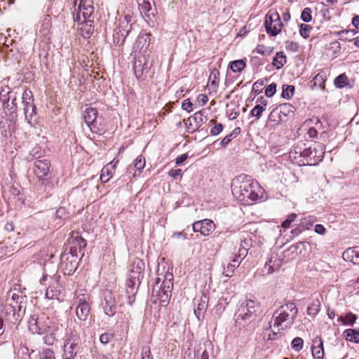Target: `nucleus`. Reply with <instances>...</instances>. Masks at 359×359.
<instances>
[{
  "mask_svg": "<svg viewBox=\"0 0 359 359\" xmlns=\"http://www.w3.org/2000/svg\"><path fill=\"white\" fill-rule=\"evenodd\" d=\"M231 191L236 198L246 204L257 201L259 194L262 193V189L258 183L245 175H239L233 180Z\"/></svg>",
  "mask_w": 359,
  "mask_h": 359,
  "instance_id": "1",
  "label": "nucleus"
},
{
  "mask_svg": "<svg viewBox=\"0 0 359 359\" xmlns=\"http://www.w3.org/2000/svg\"><path fill=\"white\" fill-rule=\"evenodd\" d=\"M298 313V309L294 303L288 302L280 306L273 314V327L278 331L290 328L294 324Z\"/></svg>",
  "mask_w": 359,
  "mask_h": 359,
  "instance_id": "2",
  "label": "nucleus"
},
{
  "mask_svg": "<svg viewBox=\"0 0 359 359\" xmlns=\"http://www.w3.org/2000/svg\"><path fill=\"white\" fill-rule=\"evenodd\" d=\"M158 269V277L156 278L155 285L153 288V297H156L159 301L161 306H166L171 297V291L173 287V275L168 271L163 274L159 273Z\"/></svg>",
  "mask_w": 359,
  "mask_h": 359,
  "instance_id": "3",
  "label": "nucleus"
},
{
  "mask_svg": "<svg viewBox=\"0 0 359 359\" xmlns=\"http://www.w3.org/2000/svg\"><path fill=\"white\" fill-rule=\"evenodd\" d=\"M80 3L78 7V13L76 20H81V16L83 18V22L81 23L79 27V34L85 39H88L93 33L94 29L93 21L87 20L94 13V7L92 0H79Z\"/></svg>",
  "mask_w": 359,
  "mask_h": 359,
  "instance_id": "4",
  "label": "nucleus"
},
{
  "mask_svg": "<svg viewBox=\"0 0 359 359\" xmlns=\"http://www.w3.org/2000/svg\"><path fill=\"white\" fill-rule=\"evenodd\" d=\"M259 310V303L255 300H247L242 304L235 313L236 323L243 325L255 320L257 312Z\"/></svg>",
  "mask_w": 359,
  "mask_h": 359,
  "instance_id": "5",
  "label": "nucleus"
},
{
  "mask_svg": "<svg viewBox=\"0 0 359 359\" xmlns=\"http://www.w3.org/2000/svg\"><path fill=\"white\" fill-rule=\"evenodd\" d=\"M324 154V146L320 143H315L313 147L300 151V155L303 158L302 163L307 165H318L323 160Z\"/></svg>",
  "mask_w": 359,
  "mask_h": 359,
  "instance_id": "6",
  "label": "nucleus"
},
{
  "mask_svg": "<svg viewBox=\"0 0 359 359\" xmlns=\"http://www.w3.org/2000/svg\"><path fill=\"white\" fill-rule=\"evenodd\" d=\"M264 25L267 34L273 36L278 35L283 27L279 14L277 12L267 13L265 18Z\"/></svg>",
  "mask_w": 359,
  "mask_h": 359,
  "instance_id": "7",
  "label": "nucleus"
},
{
  "mask_svg": "<svg viewBox=\"0 0 359 359\" xmlns=\"http://www.w3.org/2000/svg\"><path fill=\"white\" fill-rule=\"evenodd\" d=\"M89 300L90 296L88 294H78L76 295V302L77 303V306L76 309V314L81 320H86L89 316Z\"/></svg>",
  "mask_w": 359,
  "mask_h": 359,
  "instance_id": "8",
  "label": "nucleus"
},
{
  "mask_svg": "<svg viewBox=\"0 0 359 359\" xmlns=\"http://www.w3.org/2000/svg\"><path fill=\"white\" fill-rule=\"evenodd\" d=\"M29 329L33 334H43L50 330V321L48 318L43 316L37 318H32L29 322Z\"/></svg>",
  "mask_w": 359,
  "mask_h": 359,
  "instance_id": "9",
  "label": "nucleus"
},
{
  "mask_svg": "<svg viewBox=\"0 0 359 359\" xmlns=\"http://www.w3.org/2000/svg\"><path fill=\"white\" fill-rule=\"evenodd\" d=\"M51 163L48 159H36L34 161V172L36 177L41 181H45V177L49 174Z\"/></svg>",
  "mask_w": 359,
  "mask_h": 359,
  "instance_id": "10",
  "label": "nucleus"
},
{
  "mask_svg": "<svg viewBox=\"0 0 359 359\" xmlns=\"http://www.w3.org/2000/svg\"><path fill=\"white\" fill-rule=\"evenodd\" d=\"M215 229L213 221L205 219L196 222L192 225V229L195 232H200L203 236L210 235Z\"/></svg>",
  "mask_w": 359,
  "mask_h": 359,
  "instance_id": "11",
  "label": "nucleus"
},
{
  "mask_svg": "<svg viewBox=\"0 0 359 359\" xmlns=\"http://www.w3.org/2000/svg\"><path fill=\"white\" fill-rule=\"evenodd\" d=\"M78 341L79 337L72 333V336L65 341L62 356L75 357L78 349Z\"/></svg>",
  "mask_w": 359,
  "mask_h": 359,
  "instance_id": "12",
  "label": "nucleus"
},
{
  "mask_svg": "<svg viewBox=\"0 0 359 359\" xmlns=\"http://www.w3.org/2000/svg\"><path fill=\"white\" fill-rule=\"evenodd\" d=\"M97 116V111L95 108H87L83 112V119L88 128L93 133H99L96 127V119Z\"/></svg>",
  "mask_w": 359,
  "mask_h": 359,
  "instance_id": "13",
  "label": "nucleus"
},
{
  "mask_svg": "<svg viewBox=\"0 0 359 359\" xmlns=\"http://www.w3.org/2000/svg\"><path fill=\"white\" fill-rule=\"evenodd\" d=\"M60 276L51 278L52 284L48 287L46 297L49 299L60 300L62 294V286L59 284Z\"/></svg>",
  "mask_w": 359,
  "mask_h": 359,
  "instance_id": "14",
  "label": "nucleus"
},
{
  "mask_svg": "<svg viewBox=\"0 0 359 359\" xmlns=\"http://www.w3.org/2000/svg\"><path fill=\"white\" fill-rule=\"evenodd\" d=\"M130 17L125 15L124 16H120L118 19V25L116 28V34L122 37L121 43L124 41V39L128 34L130 31V25L129 24Z\"/></svg>",
  "mask_w": 359,
  "mask_h": 359,
  "instance_id": "15",
  "label": "nucleus"
},
{
  "mask_svg": "<svg viewBox=\"0 0 359 359\" xmlns=\"http://www.w3.org/2000/svg\"><path fill=\"white\" fill-rule=\"evenodd\" d=\"M143 266L144 263L142 260L137 259L133 261L129 267L128 277L133 279H138L143 278Z\"/></svg>",
  "mask_w": 359,
  "mask_h": 359,
  "instance_id": "16",
  "label": "nucleus"
},
{
  "mask_svg": "<svg viewBox=\"0 0 359 359\" xmlns=\"http://www.w3.org/2000/svg\"><path fill=\"white\" fill-rule=\"evenodd\" d=\"M197 304L196 309H194V314L198 320L204 317V313L208 307V297L203 294L200 299H195Z\"/></svg>",
  "mask_w": 359,
  "mask_h": 359,
  "instance_id": "17",
  "label": "nucleus"
},
{
  "mask_svg": "<svg viewBox=\"0 0 359 359\" xmlns=\"http://www.w3.org/2000/svg\"><path fill=\"white\" fill-rule=\"evenodd\" d=\"M311 351L312 355L315 359H323V342L320 337H316L313 339Z\"/></svg>",
  "mask_w": 359,
  "mask_h": 359,
  "instance_id": "18",
  "label": "nucleus"
},
{
  "mask_svg": "<svg viewBox=\"0 0 359 359\" xmlns=\"http://www.w3.org/2000/svg\"><path fill=\"white\" fill-rule=\"evenodd\" d=\"M343 258L346 261L359 265V246L346 249L343 253Z\"/></svg>",
  "mask_w": 359,
  "mask_h": 359,
  "instance_id": "19",
  "label": "nucleus"
},
{
  "mask_svg": "<svg viewBox=\"0 0 359 359\" xmlns=\"http://www.w3.org/2000/svg\"><path fill=\"white\" fill-rule=\"evenodd\" d=\"M280 262L279 259L273 256H271L264 265L263 269L264 274H271L278 270L280 266Z\"/></svg>",
  "mask_w": 359,
  "mask_h": 359,
  "instance_id": "20",
  "label": "nucleus"
},
{
  "mask_svg": "<svg viewBox=\"0 0 359 359\" xmlns=\"http://www.w3.org/2000/svg\"><path fill=\"white\" fill-rule=\"evenodd\" d=\"M140 280L138 279H133L130 277H128V279L126 280V292L128 295V299L130 301V303L131 302V298L134 299L135 294L137 291L136 284L138 283Z\"/></svg>",
  "mask_w": 359,
  "mask_h": 359,
  "instance_id": "21",
  "label": "nucleus"
},
{
  "mask_svg": "<svg viewBox=\"0 0 359 359\" xmlns=\"http://www.w3.org/2000/svg\"><path fill=\"white\" fill-rule=\"evenodd\" d=\"M104 302L102 303L104 311L106 315L110 316L111 315V312L112 311V297L111 291L107 290L104 293Z\"/></svg>",
  "mask_w": 359,
  "mask_h": 359,
  "instance_id": "22",
  "label": "nucleus"
},
{
  "mask_svg": "<svg viewBox=\"0 0 359 359\" xmlns=\"http://www.w3.org/2000/svg\"><path fill=\"white\" fill-rule=\"evenodd\" d=\"M343 335L346 340L355 342V343H359V331L354 330V329H347L346 330Z\"/></svg>",
  "mask_w": 359,
  "mask_h": 359,
  "instance_id": "23",
  "label": "nucleus"
},
{
  "mask_svg": "<svg viewBox=\"0 0 359 359\" xmlns=\"http://www.w3.org/2000/svg\"><path fill=\"white\" fill-rule=\"evenodd\" d=\"M287 62V57L283 52L276 53L275 57L273 59V65L276 67L277 69H280Z\"/></svg>",
  "mask_w": 359,
  "mask_h": 359,
  "instance_id": "24",
  "label": "nucleus"
},
{
  "mask_svg": "<svg viewBox=\"0 0 359 359\" xmlns=\"http://www.w3.org/2000/svg\"><path fill=\"white\" fill-rule=\"evenodd\" d=\"M285 118V117L283 116V114L281 113V111H280V109L277 107L274 108L269 114V117H268V121L269 122L279 123V122L283 121V119Z\"/></svg>",
  "mask_w": 359,
  "mask_h": 359,
  "instance_id": "25",
  "label": "nucleus"
},
{
  "mask_svg": "<svg viewBox=\"0 0 359 359\" xmlns=\"http://www.w3.org/2000/svg\"><path fill=\"white\" fill-rule=\"evenodd\" d=\"M241 133V128L237 127L233 131L225 136L221 141V145L225 147L233 138L236 137Z\"/></svg>",
  "mask_w": 359,
  "mask_h": 359,
  "instance_id": "26",
  "label": "nucleus"
},
{
  "mask_svg": "<svg viewBox=\"0 0 359 359\" xmlns=\"http://www.w3.org/2000/svg\"><path fill=\"white\" fill-rule=\"evenodd\" d=\"M252 246V234L245 233L241 237L240 247L244 249L250 250Z\"/></svg>",
  "mask_w": 359,
  "mask_h": 359,
  "instance_id": "27",
  "label": "nucleus"
},
{
  "mask_svg": "<svg viewBox=\"0 0 359 359\" xmlns=\"http://www.w3.org/2000/svg\"><path fill=\"white\" fill-rule=\"evenodd\" d=\"M320 302L318 299H314L307 308V314L315 316L320 311Z\"/></svg>",
  "mask_w": 359,
  "mask_h": 359,
  "instance_id": "28",
  "label": "nucleus"
},
{
  "mask_svg": "<svg viewBox=\"0 0 359 359\" xmlns=\"http://www.w3.org/2000/svg\"><path fill=\"white\" fill-rule=\"evenodd\" d=\"M154 0H137L141 13L147 14L151 9V1Z\"/></svg>",
  "mask_w": 359,
  "mask_h": 359,
  "instance_id": "29",
  "label": "nucleus"
},
{
  "mask_svg": "<svg viewBox=\"0 0 359 359\" xmlns=\"http://www.w3.org/2000/svg\"><path fill=\"white\" fill-rule=\"evenodd\" d=\"M294 93V86L292 85H283V91L281 96L282 97L289 100L293 95Z\"/></svg>",
  "mask_w": 359,
  "mask_h": 359,
  "instance_id": "30",
  "label": "nucleus"
},
{
  "mask_svg": "<svg viewBox=\"0 0 359 359\" xmlns=\"http://www.w3.org/2000/svg\"><path fill=\"white\" fill-rule=\"evenodd\" d=\"M357 317L352 313H347L345 316H340L338 320L341 321L344 325H353L355 322Z\"/></svg>",
  "mask_w": 359,
  "mask_h": 359,
  "instance_id": "31",
  "label": "nucleus"
},
{
  "mask_svg": "<svg viewBox=\"0 0 359 359\" xmlns=\"http://www.w3.org/2000/svg\"><path fill=\"white\" fill-rule=\"evenodd\" d=\"M22 100L24 106L29 105L31 107V104H34V99L32 91L26 89L22 95Z\"/></svg>",
  "mask_w": 359,
  "mask_h": 359,
  "instance_id": "32",
  "label": "nucleus"
},
{
  "mask_svg": "<svg viewBox=\"0 0 359 359\" xmlns=\"http://www.w3.org/2000/svg\"><path fill=\"white\" fill-rule=\"evenodd\" d=\"M278 107L280 109V111H281V113L283 114V116H285V118L290 114H293L294 111V107L289 103H284L280 104Z\"/></svg>",
  "mask_w": 359,
  "mask_h": 359,
  "instance_id": "33",
  "label": "nucleus"
},
{
  "mask_svg": "<svg viewBox=\"0 0 359 359\" xmlns=\"http://www.w3.org/2000/svg\"><path fill=\"white\" fill-rule=\"evenodd\" d=\"M313 222V221L311 219H307L305 218L301 221L299 224L302 227L294 229L292 232L296 234L300 233L304 229H309V226H312Z\"/></svg>",
  "mask_w": 359,
  "mask_h": 359,
  "instance_id": "34",
  "label": "nucleus"
},
{
  "mask_svg": "<svg viewBox=\"0 0 359 359\" xmlns=\"http://www.w3.org/2000/svg\"><path fill=\"white\" fill-rule=\"evenodd\" d=\"M72 243L74 245L71 247L72 252H73V248L75 249V251L76 250L77 246H78L79 250H81V249L84 248L86 245V241L83 238H82L81 237H80L79 236H76L73 239Z\"/></svg>",
  "mask_w": 359,
  "mask_h": 359,
  "instance_id": "35",
  "label": "nucleus"
},
{
  "mask_svg": "<svg viewBox=\"0 0 359 359\" xmlns=\"http://www.w3.org/2000/svg\"><path fill=\"white\" fill-rule=\"evenodd\" d=\"M245 67V62L243 60H238L231 63L230 68L233 72H240Z\"/></svg>",
  "mask_w": 359,
  "mask_h": 359,
  "instance_id": "36",
  "label": "nucleus"
},
{
  "mask_svg": "<svg viewBox=\"0 0 359 359\" xmlns=\"http://www.w3.org/2000/svg\"><path fill=\"white\" fill-rule=\"evenodd\" d=\"M303 345L304 340L299 337L294 338L291 343L292 348L296 352L300 351L303 348Z\"/></svg>",
  "mask_w": 359,
  "mask_h": 359,
  "instance_id": "37",
  "label": "nucleus"
},
{
  "mask_svg": "<svg viewBox=\"0 0 359 359\" xmlns=\"http://www.w3.org/2000/svg\"><path fill=\"white\" fill-rule=\"evenodd\" d=\"M273 50V48L272 47H265L264 45H258L254 52H256L262 55H269Z\"/></svg>",
  "mask_w": 359,
  "mask_h": 359,
  "instance_id": "38",
  "label": "nucleus"
},
{
  "mask_svg": "<svg viewBox=\"0 0 359 359\" xmlns=\"http://www.w3.org/2000/svg\"><path fill=\"white\" fill-rule=\"evenodd\" d=\"M347 83V77L345 74H341L337 76L334 81V86L337 88H341L345 86Z\"/></svg>",
  "mask_w": 359,
  "mask_h": 359,
  "instance_id": "39",
  "label": "nucleus"
},
{
  "mask_svg": "<svg viewBox=\"0 0 359 359\" xmlns=\"http://www.w3.org/2000/svg\"><path fill=\"white\" fill-rule=\"evenodd\" d=\"M35 111L36 107L34 104H31V107L29 105L24 106V113L29 123H30L29 118H31L32 117V116L35 114Z\"/></svg>",
  "mask_w": 359,
  "mask_h": 359,
  "instance_id": "40",
  "label": "nucleus"
},
{
  "mask_svg": "<svg viewBox=\"0 0 359 359\" xmlns=\"http://www.w3.org/2000/svg\"><path fill=\"white\" fill-rule=\"evenodd\" d=\"M311 29L312 27L310 25L302 24L299 28V34L303 38L306 39L309 36Z\"/></svg>",
  "mask_w": 359,
  "mask_h": 359,
  "instance_id": "41",
  "label": "nucleus"
},
{
  "mask_svg": "<svg viewBox=\"0 0 359 359\" xmlns=\"http://www.w3.org/2000/svg\"><path fill=\"white\" fill-rule=\"evenodd\" d=\"M134 166L136 170H142L145 166L144 157L142 155L138 156L134 161Z\"/></svg>",
  "mask_w": 359,
  "mask_h": 359,
  "instance_id": "42",
  "label": "nucleus"
},
{
  "mask_svg": "<svg viewBox=\"0 0 359 359\" xmlns=\"http://www.w3.org/2000/svg\"><path fill=\"white\" fill-rule=\"evenodd\" d=\"M236 268V264L228 263L226 266L224 267L223 273L227 277H231L233 274L234 270Z\"/></svg>",
  "mask_w": 359,
  "mask_h": 359,
  "instance_id": "43",
  "label": "nucleus"
},
{
  "mask_svg": "<svg viewBox=\"0 0 359 359\" xmlns=\"http://www.w3.org/2000/svg\"><path fill=\"white\" fill-rule=\"evenodd\" d=\"M8 95V100L11 98H12V104L15 105L16 104L15 103V100H16V97H15V95H14V93L11 91L9 90V88H6V89H2L1 93H0V95L1 97V98H4V97H6V95Z\"/></svg>",
  "mask_w": 359,
  "mask_h": 359,
  "instance_id": "44",
  "label": "nucleus"
},
{
  "mask_svg": "<svg viewBox=\"0 0 359 359\" xmlns=\"http://www.w3.org/2000/svg\"><path fill=\"white\" fill-rule=\"evenodd\" d=\"M302 20L305 22H309L311 20V9L310 8H305L301 15Z\"/></svg>",
  "mask_w": 359,
  "mask_h": 359,
  "instance_id": "45",
  "label": "nucleus"
},
{
  "mask_svg": "<svg viewBox=\"0 0 359 359\" xmlns=\"http://www.w3.org/2000/svg\"><path fill=\"white\" fill-rule=\"evenodd\" d=\"M263 111V107L256 104L255 107L251 110L250 115L256 117L257 119H259Z\"/></svg>",
  "mask_w": 359,
  "mask_h": 359,
  "instance_id": "46",
  "label": "nucleus"
},
{
  "mask_svg": "<svg viewBox=\"0 0 359 359\" xmlns=\"http://www.w3.org/2000/svg\"><path fill=\"white\" fill-rule=\"evenodd\" d=\"M62 265H65V266H64L65 274L71 275L75 271V270L76 269V264H73L72 262H69V266H68L69 265L68 262H65Z\"/></svg>",
  "mask_w": 359,
  "mask_h": 359,
  "instance_id": "47",
  "label": "nucleus"
},
{
  "mask_svg": "<svg viewBox=\"0 0 359 359\" xmlns=\"http://www.w3.org/2000/svg\"><path fill=\"white\" fill-rule=\"evenodd\" d=\"M277 85L275 83H272L269 85L265 89V95L268 97H272L276 92Z\"/></svg>",
  "mask_w": 359,
  "mask_h": 359,
  "instance_id": "48",
  "label": "nucleus"
},
{
  "mask_svg": "<svg viewBox=\"0 0 359 359\" xmlns=\"http://www.w3.org/2000/svg\"><path fill=\"white\" fill-rule=\"evenodd\" d=\"M297 215L294 213L290 214L287 219L282 223V227L287 229L290 227L291 223L295 220Z\"/></svg>",
  "mask_w": 359,
  "mask_h": 359,
  "instance_id": "49",
  "label": "nucleus"
},
{
  "mask_svg": "<svg viewBox=\"0 0 359 359\" xmlns=\"http://www.w3.org/2000/svg\"><path fill=\"white\" fill-rule=\"evenodd\" d=\"M210 122L214 123L215 125L210 130V134L212 135H217L219 134L223 130V126L222 123H216L215 121L211 120Z\"/></svg>",
  "mask_w": 359,
  "mask_h": 359,
  "instance_id": "50",
  "label": "nucleus"
},
{
  "mask_svg": "<svg viewBox=\"0 0 359 359\" xmlns=\"http://www.w3.org/2000/svg\"><path fill=\"white\" fill-rule=\"evenodd\" d=\"M41 359H55L54 352L49 349H44L41 353Z\"/></svg>",
  "mask_w": 359,
  "mask_h": 359,
  "instance_id": "51",
  "label": "nucleus"
},
{
  "mask_svg": "<svg viewBox=\"0 0 359 359\" xmlns=\"http://www.w3.org/2000/svg\"><path fill=\"white\" fill-rule=\"evenodd\" d=\"M282 337L281 331H278L277 329V332L274 330H271V332L267 335V340L269 341H274Z\"/></svg>",
  "mask_w": 359,
  "mask_h": 359,
  "instance_id": "52",
  "label": "nucleus"
},
{
  "mask_svg": "<svg viewBox=\"0 0 359 359\" xmlns=\"http://www.w3.org/2000/svg\"><path fill=\"white\" fill-rule=\"evenodd\" d=\"M112 339V334L109 332H105L100 335V341L103 344H107Z\"/></svg>",
  "mask_w": 359,
  "mask_h": 359,
  "instance_id": "53",
  "label": "nucleus"
},
{
  "mask_svg": "<svg viewBox=\"0 0 359 359\" xmlns=\"http://www.w3.org/2000/svg\"><path fill=\"white\" fill-rule=\"evenodd\" d=\"M285 47L287 50L297 52L299 49V44L295 41H287L285 42Z\"/></svg>",
  "mask_w": 359,
  "mask_h": 359,
  "instance_id": "54",
  "label": "nucleus"
},
{
  "mask_svg": "<svg viewBox=\"0 0 359 359\" xmlns=\"http://www.w3.org/2000/svg\"><path fill=\"white\" fill-rule=\"evenodd\" d=\"M194 118L196 122L197 125L198 126V127H200L203 122V114L201 111L196 112L194 116Z\"/></svg>",
  "mask_w": 359,
  "mask_h": 359,
  "instance_id": "55",
  "label": "nucleus"
},
{
  "mask_svg": "<svg viewBox=\"0 0 359 359\" xmlns=\"http://www.w3.org/2000/svg\"><path fill=\"white\" fill-rule=\"evenodd\" d=\"M192 103L190 102L189 100H185L182 102V107L184 110H186L187 111H192Z\"/></svg>",
  "mask_w": 359,
  "mask_h": 359,
  "instance_id": "56",
  "label": "nucleus"
},
{
  "mask_svg": "<svg viewBox=\"0 0 359 359\" xmlns=\"http://www.w3.org/2000/svg\"><path fill=\"white\" fill-rule=\"evenodd\" d=\"M182 170L181 169H175V170H171L169 171V175L172 177L173 179H177L178 176H182Z\"/></svg>",
  "mask_w": 359,
  "mask_h": 359,
  "instance_id": "57",
  "label": "nucleus"
},
{
  "mask_svg": "<svg viewBox=\"0 0 359 359\" xmlns=\"http://www.w3.org/2000/svg\"><path fill=\"white\" fill-rule=\"evenodd\" d=\"M314 230H315L316 233L320 234V235H324L326 232V229L324 227V226L322 224H318L315 226Z\"/></svg>",
  "mask_w": 359,
  "mask_h": 359,
  "instance_id": "58",
  "label": "nucleus"
},
{
  "mask_svg": "<svg viewBox=\"0 0 359 359\" xmlns=\"http://www.w3.org/2000/svg\"><path fill=\"white\" fill-rule=\"evenodd\" d=\"M112 162H110L108 163L105 167H104L102 170V172L104 173L106 175L112 177V175L111 173V169L112 168Z\"/></svg>",
  "mask_w": 359,
  "mask_h": 359,
  "instance_id": "59",
  "label": "nucleus"
},
{
  "mask_svg": "<svg viewBox=\"0 0 359 359\" xmlns=\"http://www.w3.org/2000/svg\"><path fill=\"white\" fill-rule=\"evenodd\" d=\"M187 158H188L187 154H184L179 156L175 160L176 165H179L182 164L184 161H185L187 159Z\"/></svg>",
  "mask_w": 359,
  "mask_h": 359,
  "instance_id": "60",
  "label": "nucleus"
},
{
  "mask_svg": "<svg viewBox=\"0 0 359 359\" xmlns=\"http://www.w3.org/2000/svg\"><path fill=\"white\" fill-rule=\"evenodd\" d=\"M248 252V250L244 249V248H242L240 247L238 249V252L237 257H242V259H243L247 256Z\"/></svg>",
  "mask_w": 359,
  "mask_h": 359,
  "instance_id": "61",
  "label": "nucleus"
},
{
  "mask_svg": "<svg viewBox=\"0 0 359 359\" xmlns=\"http://www.w3.org/2000/svg\"><path fill=\"white\" fill-rule=\"evenodd\" d=\"M264 84V80H258L252 86V90L257 92L259 90V88Z\"/></svg>",
  "mask_w": 359,
  "mask_h": 359,
  "instance_id": "62",
  "label": "nucleus"
},
{
  "mask_svg": "<svg viewBox=\"0 0 359 359\" xmlns=\"http://www.w3.org/2000/svg\"><path fill=\"white\" fill-rule=\"evenodd\" d=\"M198 101L199 102H201V104L202 105H204L207 103V102L208 101V96L205 95H203V94H200L198 96Z\"/></svg>",
  "mask_w": 359,
  "mask_h": 359,
  "instance_id": "63",
  "label": "nucleus"
},
{
  "mask_svg": "<svg viewBox=\"0 0 359 359\" xmlns=\"http://www.w3.org/2000/svg\"><path fill=\"white\" fill-rule=\"evenodd\" d=\"M352 25L355 29H359V15H355L353 18Z\"/></svg>",
  "mask_w": 359,
  "mask_h": 359,
  "instance_id": "64",
  "label": "nucleus"
}]
</instances>
